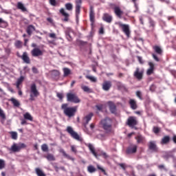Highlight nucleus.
<instances>
[{"label":"nucleus","instance_id":"nucleus-1","mask_svg":"<svg viewBox=\"0 0 176 176\" xmlns=\"http://www.w3.org/2000/svg\"><path fill=\"white\" fill-rule=\"evenodd\" d=\"M100 126L107 133H113V128H112V119L106 118L101 120Z\"/></svg>","mask_w":176,"mask_h":176},{"label":"nucleus","instance_id":"nucleus-2","mask_svg":"<svg viewBox=\"0 0 176 176\" xmlns=\"http://www.w3.org/2000/svg\"><path fill=\"white\" fill-rule=\"evenodd\" d=\"M61 108L66 116L68 118H72V116H75V113H76V111H78V107H68V104H63Z\"/></svg>","mask_w":176,"mask_h":176},{"label":"nucleus","instance_id":"nucleus-3","mask_svg":"<svg viewBox=\"0 0 176 176\" xmlns=\"http://www.w3.org/2000/svg\"><path fill=\"white\" fill-rule=\"evenodd\" d=\"M66 131L69 134L72 138L76 140V141H79V142H83V138H82L78 133L74 131L72 126H67L66 129Z\"/></svg>","mask_w":176,"mask_h":176},{"label":"nucleus","instance_id":"nucleus-4","mask_svg":"<svg viewBox=\"0 0 176 176\" xmlns=\"http://www.w3.org/2000/svg\"><path fill=\"white\" fill-rule=\"evenodd\" d=\"M116 25H118L119 28H121L122 32L125 34L127 38H130L131 32L130 31V25L127 24H123L122 22L118 21L115 23Z\"/></svg>","mask_w":176,"mask_h":176},{"label":"nucleus","instance_id":"nucleus-5","mask_svg":"<svg viewBox=\"0 0 176 176\" xmlns=\"http://www.w3.org/2000/svg\"><path fill=\"white\" fill-rule=\"evenodd\" d=\"M39 96V91L36 89V85L35 83L32 84L30 85V101H34L35 100V97H38Z\"/></svg>","mask_w":176,"mask_h":176},{"label":"nucleus","instance_id":"nucleus-6","mask_svg":"<svg viewBox=\"0 0 176 176\" xmlns=\"http://www.w3.org/2000/svg\"><path fill=\"white\" fill-rule=\"evenodd\" d=\"M67 101H69L70 102H74L75 104L80 102V100L78 98V96L73 93H68L67 94Z\"/></svg>","mask_w":176,"mask_h":176},{"label":"nucleus","instance_id":"nucleus-7","mask_svg":"<svg viewBox=\"0 0 176 176\" xmlns=\"http://www.w3.org/2000/svg\"><path fill=\"white\" fill-rule=\"evenodd\" d=\"M24 148H27V146L24 143H20L19 144L14 143L10 148V151L12 152H20V151Z\"/></svg>","mask_w":176,"mask_h":176},{"label":"nucleus","instance_id":"nucleus-8","mask_svg":"<svg viewBox=\"0 0 176 176\" xmlns=\"http://www.w3.org/2000/svg\"><path fill=\"white\" fill-rule=\"evenodd\" d=\"M31 54L33 57H39V56H43V50H41L38 47H35L31 51Z\"/></svg>","mask_w":176,"mask_h":176},{"label":"nucleus","instance_id":"nucleus-9","mask_svg":"<svg viewBox=\"0 0 176 176\" xmlns=\"http://www.w3.org/2000/svg\"><path fill=\"white\" fill-rule=\"evenodd\" d=\"M91 118H93V113H90L82 118V124L85 127L89 124V122L91 120Z\"/></svg>","mask_w":176,"mask_h":176},{"label":"nucleus","instance_id":"nucleus-10","mask_svg":"<svg viewBox=\"0 0 176 176\" xmlns=\"http://www.w3.org/2000/svg\"><path fill=\"white\" fill-rule=\"evenodd\" d=\"M144 75V70H140L139 67L136 68V70L134 72V76L138 80H141L142 79V76Z\"/></svg>","mask_w":176,"mask_h":176},{"label":"nucleus","instance_id":"nucleus-11","mask_svg":"<svg viewBox=\"0 0 176 176\" xmlns=\"http://www.w3.org/2000/svg\"><path fill=\"white\" fill-rule=\"evenodd\" d=\"M137 118L135 117H129L127 121V124L129 127H134L137 126Z\"/></svg>","mask_w":176,"mask_h":176},{"label":"nucleus","instance_id":"nucleus-12","mask_svg":"<svg viewBox=\"0 0 176 176\" xmlns=\"http://www.w3.org/2000/svg\"><path fill=\"white\" fill-rule=\"evenodd\" d=\"M102 86L104 91H109V89L112 87V82L111 81L105 80Z\"/></svg>","mask_w":176,"mask_h":176},{"label":"nucleus","instance_id":"nucleus-13","mask_svg":"<svg viewBox=\"0 0 176 176\" xmlns=\"http://www.w3.org/2000/svg\"><path fill=\"white\" fill-rule=\"evenodd\" d=\"M25 64H30L31 60L30 59V56H28V53L26 52H23L21 56H19Z\"/></svg>","mask_w":176,"mask_h":176},{"label":"nucleus","instance_id":"nucleus-14","mask_svg":"<svg viewBox=\"0 0 176 176\" xmlns=\"http://www.w3.org/2000/svg\"><path fill=\"white\" fill-rule=\"evenodd\" d=\"M149 68L146 71L147 75H152L155 72V64L152 62H148Z\"/></svg>","mask_w":176,"mask_h":176},{"label":"nucleus","instance_id":"nucleus-15","mask_svg":"<svg viewBox=\"0 0 176 176\" xmlns=\"http://www.w3.org/2000/svg\"><path fill=\"white\" fill-rule=\"evenodd\" d=\"M86 146H87L90 151V152L92 153V155H94V156H95V157L96 159L98 158V154H97V153H96V149L94 148V146H93V144H86Z\"/></svg>","mask_w":176,"mask_h":176},{"label":"nucleus","instance_id":"nucleus-16","mask_svg":"<svg viewBox=\"0 0 176 176\" xmlns=\"http://www.w3.org/2000/svg\"><path fill=\"white\" fill-rule=\"evenodd\" d=\"M114 13L116 15L117 17H119V19H122V15L123 14V11L120 10V7L116 6L114 7Z\"/></svg>","mask_w":176,"mask_h":176},{"label":"nucleus","instance_id":"nucleus-17","mask_svg":"<svg viewBox=\"0 0 176 176\" xmlns=\"http://www.w3.org/2000/svg\"><path fill=\"white\" fill-rule=\"evenodd\" d=\"M137 145L131 144L126 149V153H135L137 152Z\"/></svg>","mask_w":176,"mask_h":176},{"label":"nucleus","instance_id":"nucleus-18","mask_svg":"<svg viewBox=\"0 0 176 176\" xmlns=\"http://www.w3.org/2000/svg\"><path fill=\"white\" fill-rule=\"evenodd\" d=\"M65 34L67 38L68 41H72V37L71 36V34H74V30L71 28H67L65 30Z\"/></svg>","mask_w":176,"mask_h":176},{"label":"nucleus","instance_id":"nucleus-19","mask_svg":"<svg viewBox=\"0 0 176 176\" xmlns=\"http://www.w3.org/2000/svg\"><path fill=\"white\" fill-rule=\"evenodd\" d=\"M148 148L151 151L153 152H157V146H156V142L151 141L148 143Z\"/></svg>","mask_w":176,"mask_h":176},{"label":"nucleus","instance_id":"nucleus-20","mask_svg":"<svg viewBox=\"0 0 176 176\" xmlns=\"http://www.w3.org/2000/svg\"><path fill=\"white\" fill-rule=\"evenodd\" d=\"M60 13L62 14V16H65L63 21H68L69 20V14L67 13L64 8H61L60 10Z\"/></svg>","mask_w":176,"mask_h":176},{"label":"nucleus","instance_id":"nucleus-21","mask_svg":"<svg viewBox=\"0 0 176 176\" xmlns=\"http://www.w3.org/2000/svg\"><path fill=\"white\" fill-rule=\"evenodd\" d=\"M112 16L109 15V14H104L103 16H102V19L104 20V21H106V23H112Z\"/></svg>","mask_w":176,"mask_h":176},{"label":"nucleus","instance_id":"nucleus-22","mask_svg":"<svg viewBox=\"0 0 176 176\" xmlns=\"http://www.w3.org/2000/svg\"><path fill=\"white\" fill-rule=\"evenodd\" d=\"M153 49L154 52L157 53V54H159V56H162L163 54V50H162V47L159 45H154L153 46Z\"/></svg>","mask_w":176,"mask_h":176},{"label":"nucleus","instance_id":"nucleus-23","mask_svg":"<svg viewBox=\"0 0 176 176\" xmlns=\"http://www.w3.org/2000/svg\"><path fill=\"white\" fill-rule=\"evenodd\" d=\"M60 153H63V156L65 157H67L68 159V160H72V162H74L75 161V158L71 157L70 155H69L68 154H67V153H65V151H64V149L60 148L59 150Z\"/></svg>","mask_w":176,"mask_h":176},{"label":"nucleus","instance_id":"nucleus-24","mask_svg":"<svg viewBox=\"0 0 176 176\" xmlns=\"http://www.w3.org/2000/svg\"><path fill=\"white\" fill-rule=\"evenodd\" d=\"M89 19H90V21H91L92 23H94L95 14H94V8H93V6L90 7Z\"/></svg>","mask_w":176,"mask_h":176},{"label":"nucleus","instance_id":"nucleus-25","mask_svg":"<svg viewBox=\"0 0 176 176\" xmlns=\"http://www.w3.org/2000/svg\"><path fill=\"white\" fill-rule=\"evenodd\" d=\"M63 76L65 78H67V76H69V75H72V72H71V69L68 67H64L63 69Z\"/></svg>","mask_w":176,"mask_h":176},{"label":"nucleus","instance_id":"nucleus-26","mask_svg":"<svg viewBox=\"0 0 176 176\" xmlns=\"http://www.w3.org/2000/svg\"><path fill=\"white\" fill-rule=\"evenodd\" d=\"M109 107L111 113H116V106L115 104H113V102H109Z\"/></svg>","mask_w":176,"mask_h":176},{"label":"nucleus","instance_id":"nucleus-27","mask_svg":"<svg viewBox=\"0 0 176 176\" xmlns=\"http://www.w3.org/2000/svg\"><path fill=\"white\" fill-rule=\"evenodd\" d=\"M35 31V27L32 25H30L28 26L26 29L27 34L29 35H32V32Z\"/></svg>","mask_w":176,"mask_h":176},{"label":"nucleus","instance_id":"nucleus-28","mask_svg":"<svg viewBox=\"0 0 176 176\" xmlns=\"http://www.w3.org/2000/svg\"><path fill=\"white\" fill-rule=\"evenodd\" d=\"M17 9L21 10V12H27V8L24 6V4L21 2H18L16 5Z\"/></svg>","mask_w":176,"mask_h":176},{"label":"nucleus","instance_id":"nucleus-29","mask_svg":"<svg viewBox=\"0 0 176 176\" xmlns=\"http://www.w3.org/2000/svg\"><path fill=\"white\" fill-rule=\"evenodd\" d=\"M169 142H170V136H164L161 140L162 145H166V144H168Z\"/></svg>","mask_w":176,"mask_h":176},{"label":"nucleus","instance_id":"nucleus-30","mask_svg":"<svg viewBox=\"0 0 176 176\" xmlns=\"http://www.w3.org/2000/svg\"><path fill=\"white\" fill-rule=\"evenodd\" d=\"M23 118L26 120H30V122H32V120H34V118H32V116H31V114L28 112L23 114Z\"/></svg>","mask_w":176,"mask_h":176},{"label":"nucleus","instance_id":"nucleus-31","mask_svg":"<svg viewBox=\"0 0 176 176\" xmlns=\"http://www.w3.org/2000/svg\"><path fill=\"white\" fill-rule=\"evenodd\" d=\"M129 104L132 109H137L138 106H137V102H135V100L131 99L129 100Z\"/></svg>","mask_w":176,"mask_h":176},{"label":"nucleus","instance_id":"nucleus-32","mask_svg":"<svg viewBox=\"0 0 176 176\" xmlns=\"http://www.w3.org/2000/svg\"><path fill=\"white\" fill-rule=\"evenodd\" d=\"M135 140H137L138 144H144V141H145V138L141 135L136 136Z\"/></svg>","mask_w":176,"mask_h":176},{"label":"nucleus","instance_id":"nucleus-33","mask_svg":"<svg viewBox=\"0 0 176 176\" xmlns=\"http://www.w3.org/2000/svg\"><path fill=\"white\" fill-rule=\"evenodd\" d=\"M80 87L82 89V90H83V91H85V93H91V89H90L89 87L85 86L84 85H81Z\"/></svg>","mask_w":176,"mask_h":176},{"label":"nucleus","instance_id":"nucleus-34","mask_svg":"<svg viewBox=\"0 0 176 176\" xmlns=\"http://www.w3.org/2000/svg\"><path fill=\"white\" fill-rule=\"evenodd\" d=\"M23 80H24L23 76H21L19 78L17 79L16 83V89H20V85L23 83Z\"/></svg>","mask_w":176,"mask_h":176},{"label":"nucleus","instance_id":"nucleus-35","mask_svg":"<svg viewBox=\"0 0 176 176\" xmlns=\"http://www.w3.org/2000/svg\"><path fill=\"white\" fill-rule=\"evenodd\" d=\"M87 171L88 173H90V174H93V173H96V171H97V169L93 166V165H89L87 166Z\"/></svg>","mask_w":176,"mask_h":176},{"label":"nucleus","instance_id":"nucleus-36","mask_svg":"<svg viewBox=\"0 0 176 176\" xmlns=\"http://www.w3.org/2000/svg\"><path fill=\"white\" fill-rule=\"evenodd\" d=\"M9 101H11V102H12L14 107H20V102H19V100H16L14 98H11Z\"/></svg>","mask_w":176,"mask_h":176},{"label":"nucleus","instance_id":"nucleus-37","mask_svg":"<svg viewBox=\"0 0 176 176\" xmlns=\"http://www.w3.org/2000/svg\"><path fill=\"white\" fill-rule=\"evenodd\" d=\"M7 26H8V22H6V21L3 20L2 18H0L1 28H6Z\"/></svg>","mask_w":176,"mask_h":176},{"label":"nucleus","instance_id":"nucleus-38","mask_svg":"<svg viewBox=\"0 0 176 176\" xmlns=\"http://www.w3.org/2000/svg\"><path fill=\"white\" fill-rule=\"evenodd\" d=\"M45 157L47 160H49V162H54V160H56V158L53 154H47Z\"/></svg>","mask_w":176,"mask_h":176},{"label":"nucleus","instance_id":"nucleus-39","mask_svg":"<svg viewBox=\"0 0 176 176\" xmlns=\"http://www.w3.org/2000/svg\"><path fill=\"white\" fill-rule=\"evenodd\" d=\"M66 10H69V12H71L74 9V6H72V3H67L65 5Z\"/></svg>","mask_w":176,"mask_h":176},{"label":"nucleus","instance_id":"nucleus-40","mask_svg":"<svg viewBox=\"0 0 176 176\" xmlns=\"http://www.w3.org/2000/svg\"><path fill=\"white\" fill-rule=\"evenodd\" d=\"M14 45L17 49H21L23 47V42L21 41H16Z\"/></svg>","mask_w":176,"mask_h":176},{"label":"nucleus","instance_id":"nucleus-41","mask_svg":"<svg viewBox=\"0 0 176 176\" xmlns=\"http://www.w3.org/2000/svg\"><path fill=\"white\" fill-rule=\"evenodd\" d=\"M36 173L38 176H46V175L43 173V171H42V170H41L39 168H36Z\"/></svg>","mask_w":176,"mask_h":176},{"label":"nucleus","instance_id":"nucleus-42","mask_svg":"<svg viewBox=\"0 0 176 176\" xmlns=\"http://www.w3.org/2000/svg\"><path fill=\"white\" fill-rule=\"evenodd\" d=\"M51 75L52 76H60V72L58 70H52L51 71Z\"/></svg>","mask_w":176,"mask_h":176},{"label":"nucleus","instance_id":"nucleus-43","mask_svg":"<svg viewBox=\"0 0 176 176\" xmlns=\"http://www.w3.org/2000/svg\"><path fill=\"white\" fill-rule=\"evenodd\" d=\"M164 159L168 160L170 157H174V155H173L172 153H166V155H164Z\"/></svg>","mask_w":176,"mask_h":176},{"label":"nucleus","instance_id":"nucleus-44","mask_svg":"<svg viewBox=\"0 0 176 176\" xmlns=\"http://www.w3.org/2000/svg\"><path fill=\"white\" fill-rule=\"evenodd\" d=\"M41 149H42L43 152H48L49 147L47 146V144H44L41 146Z\"/></svg>","mask_w":176,"mask_h":176},{"label":"nucleus","instance_id":"nucleus-45","mask_svg":"<svg viewBox=\"0 0 176 176\" xmlns=\"http://www.w3.org/2000/svg\"><path fill=\"white\" fill-rule=\"evenodd\" d=\"M6 162L5 160L0 159V170L5 168Z\"/></svg>","mask_w":176,"mask_h":176},{"label":"nucleus","instance_id":"nucleus-46","mask_svg":"<svg viewBox=\"0 0 176 176\" xmlns=\"http://www.w3.org/2000/svg\"><path fill=\"white\" fill-rule=\"evenodd\" d=\"M11 138L12 140H17V132H10Z\"/></svg>","mask_w":176,"mask_h":176},{"label":"nucleus","instance_id":"nucleus-47","mask_svg":"<svg viewBox=\"0 0 176 176\" xmlns=\"http://www.w3.org/2000/svg\"><path fill=\"white\" fill-rule=\"evenodd\" d=\"M148 23L151 28H155V23L152 19H149Z\"/></svg>","mask_w":176,"mask_h":176},{"label":"nucleus","instance_id":"nucleus-48","mask_svg":"<svg viewBox=\"0 0 176 176\" xmlns=\"http://www.w3.org/2000/svg\"><path fill=\"white\" fill-rule=\"evenodd\" d=\"M87 78L91 80V82H97V78L93 76H87Z\"/></svg>","mask_w":176,"mask_h":176},{"label":"nucleus","instance_id":"nucleus-49","mask_svg":"<svg viewBox=\"0 0 176 176\" xmlns=\"http://www.w3.org/2000/svg\"><path fill=\"white\" fill-rule=\"evenodd\" d=\"M99 156H102V157H104V159H108L109 157V156H108L107 153H105L104 151H101L100 153L99 154Z\"/></svg>","mask_w":176,"mask_h":176},{"label":"nucleus","instance_id":"nucleus-50","mask_svg":"<svg viewBox=\"0 0 176 176\" xmlns=\"http://www.w3.org/2000/svg\"><path fill=\"white\" fill-rule=\"evenodd\" d=\"M80 13V6H76V16L78 17Z\"/></svg>","mask_w":176,"mask_h":176},{"label":"nucleus","instance_id":"nucleus-51","mask_svg":"<svg viewBox=\"0 0 176 176\" xmlns=\"http://www.w3.org/2000/svg\"><path fill=\"white\" fill-rule=\"evenodd\" d=\"M98 170H100V171H102V173H103V174H104V175H107V173L105 172V169L103 168L102 167H101V166L97 164L96 166Z\"/></svg>","mask_w":176,"mask_h":176},{"label":"nucleus","instance_id":"nucleus-52","mask_svg":"<svg viewBox=\"0 0 176 176\" xmlns=\"http://www.w3.org/2000/svg\"><path fill=\"white\" fill-rule=\"evenodd\" d=\"M0 117L2 119H6V116H5V113H3V110H2V109L0 108Z\"/></svg>","mask_w":176,"mask_h":176},{"label":"nucleus","instance_id":"nucleus-53","mask_svg":"<svg viewBox=\"0 0 176 176\" xmlns=\"http://www.w3.org/2000/svg\"><path fill=\"white\" fill-rule=\"evenodd\" d=\"M152 56H153V58L155 61H157V62L160 61V58H159L157 57V55L156 54H152Z\"/></svg>","mask_w":176,"mask_h":176},{"label":"nucleus","instance_id":"nucleus-54","mask_svg":"<svg viewBox=\"0 0 176 176\" xmlns=\"http://www.w3.org/2000/svg\"><path fill=\"white\" fill-rule=\"evenodd\" d=\"M153 130V133H155V134H157L160 131V128L154 126Z\"/></svg>","mask_w":176,"mask_h":176},{"label":"nucleus","instance_id":"nucleus-55","mask_svg":"<svg viewBox=\"0 0 176 176\" xmlns=\"http://www.w3.org/2000/svg\"><path fill=\"white\" fill-rule=\"evenodd\" d=\"M50 3L52 6H57V1L56 0H50Z\"/></svg>","mask_w":176,"mask_h":176},{"label":"nucleus","instance_id":"nucleus-56","mask_svg":"<svg viewBox=\"0 0 176 176\" xmlns=\"http://www.w3.org/2000/svg\"><path fill=\"white\" fill-rule=\"evenodd\" d=\"M136 96L138 97V98H140V100H142V93H141V91H138L136 92Z\"/></svg>","mask_w":176,"mask_h":176},{"label":"nucleus","instance_id":"nucleus-57","mask_svg":"<svg viewBox=\"0 0 176 176\" xmlns=\"http://www.w3.org/2000/svg\"><path fill=\"white\" fill-rule=\"evenodd\" d=\"M71 149L72 151L74 152V153H76L78 152V150H76V146H75L74 145L71 146Z\"/></svg>","mask_w":176,"mask_h":176},{"label":"nucleus","instance_id":"nucleus-58","mask_svg":"<svg viewBox=\"0 0 176 176\" xmlns=\"http://www.w3.org/2000/svg\"><path fill=\"white\" fill-rule=\"evenodd\" d=\"M57 97L59 100H63V98H64V95L61 93H58Z\"/></svg>","mask_w":176,"mask_h":176},{"label":"nucleus","instance_id":"nucleus-59","mask_svg":"<svg viewBox=\"0 0 176 176\" xmlns=\"http://www.w3.org/2000/svg\"><path fill=\"white\" fill-rule=\"evenodd\" d=\"M82 5V0H76V6H80Z\"/></svg>","mask_w":176,"mask_h":176},{"label":"nucleus","instance_id":"nucleus-60","mask_svg":"<svg viewBox=\"0 0 176 176\" xmlns=\"http://www.w3.org/2000/svg\"><path fill=\"white\" fill-rule=\"evenodd\" d=\"M50 38H52L53 39H56V38H57V36H56V34L54 33H50L49 34Z\"/></svg>","mask_w":176,"mask_h":176},{"label":"nucleus","instance_id":"nucleus-61","mask_svg":"<svg viewBox=\"0 0 176 176\" xmlns=\"http://www.w3.org/2000/svg\"><path fill=\"white\" fill-rule=\"evenodd\" d=\"M119 166L122 167L123 170H126V164H119Z\"/></svg>","mask_w":176,"mask_h":176},{"label":"nucleus","instance_id":"nucleus-62","mask_svg":"<svg viewBox=\"0 0 176 176\" xmlns=\"http://www.w3.org/2000/svg\"><path fill=\"white\" fill-rule=\"evenodd\" d=\"M138 58L140 64H144V61L142 60V58L141 56H138Z\"/></svg>","mask_w":176,"mask_h":176},{"label":"nucleus","instance_id":"nucleus-63","mask_svg":"<svg viewBox=\"0 0 176 176\" xmlns=\"http://www.w3.org/2000/svg\"><path fill=\"white\" fill-rule=\"evenodd\" d=\"M21 124H22V125L27 124V121L24 119H22Z\"/></svg>","mask_w":176,"mask_h":176},{"label":"nucleus","instance_id":"nucleus-64","mask_svg":"<svg viewBox=\"0 0 176 176\" xmlns=\"http://www.w3.org/2000/svg\"><path fill=\"white\" fill-rule=\"evenodd\" d=\"M173 142L176 144V135H173Z\"/></svg>","mask_w":176,"mask_h":176}]
</instances>
